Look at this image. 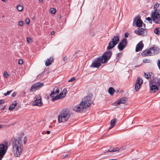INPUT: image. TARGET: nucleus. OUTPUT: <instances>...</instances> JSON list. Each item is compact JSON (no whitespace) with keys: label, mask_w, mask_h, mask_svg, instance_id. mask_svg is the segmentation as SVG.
Wrapping results in <instances>:
<instances>
[{"label":"nucleus","mask_w":160,"mask_h":160,"mask_svg":"<svg viewBox=\"0 0 160 160\" xmlns=\"http://www.w3.org/2000/svg\"><path fill=\"white\" fill-rule=\"evenodd\" d=\"M25 22H26L27 24H28L30 22V20L29 18H27L26 19Z\"/></svg>","instance_id":"obj_52"},{"label":"nucleus","mask_w":160,"mask_h":160,"mask_svg":"<svg viewBox=\"0 0 160 160\" xmlns=\"http://www.w3.org/2000/svg\"><path fill=\"white\" fill-rule=\"evenodd\" d=\"M117 120V119L114 118L111 120L110 122V127L109 128V129H111L115 125L116 121Z\"/></svg>","instance_id":"obj_21"},{"label":"nucleus","mask_w":160,"mask_h":160,"mask_svg":"<svg viewBox=\"0 0 160 160\" xmlns=\"http://www.w3.org/2000/svg\"><path fill=\"white\" fill-rule=\"evenodd\" d=\"M5 106H5V105H4V106H3V107L1 108V109H2V110H3V109H4V108H5Z\"/></svg>","instance_id":"obj_59"},{"label":"nucleus","mask_w":160,"mask_h":160,"mask_svg":"<svg viewBox=\"0 0 160 160\" xmlns=\"http://www.w3.org/2000/svg\"><path fill=\"white\" fill-rule=\"evenodd\" d=\"M126 47V46L125 45L121 44V43H119L118 46V48L120 51H121L123 50Z\"/></svg>","instance_id":"obj_25"},{"label":"nucleus","mask_w":160,"mask_h":160,"mask_svg":"<svg viewBox=\"0 0 160 160\" xmlns=\"http://www.w3.org/2000/svg\"><path fill=\"white\" fill-rule=\"evenodd\" d=\"M120 104H124L127 101V98L125 97H122L120 99L118 100Z\"/></svg>","instance_id":"obj_19"},{"label":"nucleus","mask_w":160,"mask_h":160,"mask_svg":"<svg viewBox=\"0 0 160 160\" xmlns=\"http://www.w3.org/2000/svg\"><path fill=\"white\" fill-rule=\"evenodd\" d=\"M58 96H60V98H62L65 97V95L63 94V92H60Z\"/></svg>","instance_id":"obj_35"},{"label":"nucleus","mask_w":160,"mask_h":160,"mask_svg":"<svg viewBox=\"0 0 160 160\" xmlns=\"http://www.w3.org/2000/svg\"><path fill=\"white\" fill-rule=\"evenodd\" d=\"M13 148L15 156L18 157L20 155L22 151V141L21 138L15 137L12 142Z\"/></svg>","instance_id":"obj_1"},{"label":"nucleus","mask_w":160,"mask_h":160,"mask_svg":"<svg viewBox=\"0 0 160 160\" xmlns=\"http://www.w3.org/2000/svg\"><path fill=\"white\" fill-rule=\"evenodd\" d=\"M46 132L47 134H49L50 133V131H47Z\"/></svg>","instance_id":"obj_60"},{"label":"nucleus","mask_w":160,"mask_h":160,"mask_svg":"<svg viewBox=\"0 0 160 160\" xmlns=\"http://www.w3.org/2000/svg\"><path fill=\"white\" fill-rule=\"evenodd\" d=\"M120 104L118 100H117L116 102H114L113 103V105L115 106H117Z\"/></svg>","instance_id":"obj_37"},{"label":"nucleus","mask_w":160,"mask_h":160,"mask_svg":"<svg viewBox=\"0 0 160 160\" xmlns=\"http://www.w3.org/2000/svg\"><path fill=\"white\" fill-rule=\"evenodd\" d=\"M68 59V58L66 56H65L64 57V58H63V60L64 61H67Z\"/></svg>","instance_id":"obj_55"},{"label":"nucleus","mask_w":160,"mask_h":160,"mask_svg":"<svg viewBox=\"0 0 160 160\" xmlns=\"http://www.w3.org/2000/svg\"><path fill=\"white\" fill-rule=\"evenodd\" d=\"M70 116L69 110L68 109H63L60 112L58 117L59 122H65L68 120Z\"/></svg>","instance_id":"obj_3"},{"label":"nucleus","mask_w":160,"mask_h":160,"mask_svg":"<svg viewBox=\"0 0 160 160\" xmlns=\"http://www.w3.org/2000/svg\"><path fill=\"white\" fill-rule=\"evenodd\" d=\"M115 92V90L113 88L111 87L109 88L108 92L110 95L112 96L113 95Z\"/></svg>","instance_id":"obj_26"},{"label":"nucleus","mask_w":160,"mask_h":160,"mask_svg":"<svg viewBox=\"0 0 160 160\" xmlns=\"http://www.w3.org/2000/svg\"><path fill=\"white\" fill-rule=\"evenodd\" d=\"M4 144H0V153L5 155L8 150V142L5 141Z\"/></svg>","instance_id":"obj_8"},{"label":"nucleus","mask_w":160,"mask_h":160,"mask_svg":"<svg viewBox=\"0 0 160 160\" xmlns=\"http://www.w3.org/2000/svg\"><path fill=\"white\" fill-rule=\"evenodd\" d=\"M159 4H158V3H156L154 5V8L155 9H157L158 7L159 6Z\"/></svg>","instance_id":"obj_40"},{"label":"nucleus","mask_w":160,"mask_h":160,"mask_svg":"<svg viewBox=\"0 0 160 160\" xmlns=\"http://www.w3.org/2000/svg\"><path fill=\"white\" fill-rule=\"evenodd\" d=\"M17 94V93L16 92H13L12 95V97H15L16 96Z\"/></svg>","instance_id":"obj_46"},{"label":"nucleus","mask_w":160,"mask_h":160,"mask_svg":"<svg viewBox=\"0 0 160 160\" xmlns=\"http://www.w3.org/2000/svg\"><path fill=\"white\" fill-rule=\"evenodd\" d=\"M70 154H66L65 156L64 155H63V158H67L69 156H70Z\"/></svg>","instance_id":"obj_54"},{"label":"nucleus","mask_w":160,"mask_h":160,"mask_svg":"<svg viewBox=\"0 0 160 160\" xmlns=\"http://www.w3.org/2000/svg\"><path fill=\"white\" fill-rule=\"evenodd\" d=\"M59 90L56 87H55L53 89V90L52 92L51 93L50 95L51 97H53L54 95L57 94H58L59 92Z\"/></svg>","instance_id":"obj_14"},{"label":"nucleus","mask_w":160,"mask_h":160,"mask_svg":"<svg viewBox=\"0 0 160 160\" xmlns=\"http://www.w3.org/2000/svg\"><path fill=\"white\" fill-rule=\"evenodd\" d=\"M50 12L52 14H54L56 12V10L55 8H51L50 9Z\"/></svg>","instance_id":"obj_34"},{"label":"nucleus","mask_w":160,"mask_h":160,"mask_svg":"<svg viewBox=\"0 0 160 160\" xmlns=\"http://www.w3.org/2000/svg\"><path fill=\"white\" fill-rule=\"evenodd\" d=\"M27 139L26 137H25L23 139V143L24 144H25L27 142Z\"/></svg>","instance_id":"obj_48"},{"label":"nucleus","mask_w":160,"mask_h":160,"mask_svg":"<svg viewBox=\"0 0 160 160\" xmlns=\"http://www.w3.org/2000/svg\"><path fill=\"white\" fill-rule=\"evenodd\" d=\"M119 43H121L122 45L127 46L128 43L127 40L126 38H123L120 41Z\"/></svg>","instance_id":"obj_22"},{"label":"nucleus","mask_w":160,"mask_h":160,"mask_svg":"<svg viewBox=\"0 0 160 160\" xmlns=\"http://www.w3.org/2000/svg\"><path fill=\"white\" fill-rule=\"evenodd\" d=\"M157 86L158 87L159 89H160V78L158 79L157 80L155 79H152Z\"/></svg>","instance_id":"obj_27"},{"label":"nucleus","mask_w":160,"mask_h":160,"mask_svg":"<svg viewBox=\"0 0 160 160\" xmlns=\"http://www.w3.org/2000/svg\"><path fill=\"white\" fill-rule=\"evenodd\" d=\"M119 150V148H114L113 147L110 148L108 150L107 152H113Z\"/></svg>","instance_id":"obj_24"},{"label":"nucleus","mask_w":160,"mask_h":160,"mask_svg":"<svg viewBox=\"0 0 160 160\" xmlns=\"http://www.w3.org/2000/svg\"><path fill=\"white\" fill-rule=\"evenodd\" d=\"M122 55V52H119L117 54L116 59L119 60L120 58H121Z\"/></svg>","instance_id":"obj_30"},{"label":"nucleus","mask_w":160,"mask_h":160,"mask_svg":"<svg viewBox=\"0 0 160 160\" xmlns=\"http://www.w3.org/2000/svg\"><path fill=\"white\" fill-rule=\"evenodd\" d=\"M119 41V36H114L112 40L110 41L107 47V49H110L114 48Z\"/></svg>","instance_id":"obj_4"},{"label":"nucleus","mask_w":160,"mask_h":160,"mask_svg":"<svg viewBox=\"0 0 160 160\" xmlns=\"http://www.w3.org/2000/svg\"><path fill=\"white\" fill-rule=\"evenodd\" d=\"M126 146H123L121 147V148H119V150H120V149L124 150L126 148Z\"/></svg>","instance_id":"obj_53"},{"label":"nucleus","mask_w":160,"mask_h":160,"mask_svg":"<svg viewBox=\"0 0 160 160\" xmlns=\"http://www.w3.org/2000/svg\"><path fill=\"white\" fill-rule=\"evenodd\" d=\"M23 7L20 5H18L17 6V9L19 11H21L23 9Z\"/></svg>","instance_id":"obj_29"},{"label":"nucleus","mask_w":160,"mask_h":160,"mask_svg":"<svg viewBox=\"0 0 160 160\" xmlns=\"http://www.w3.org/2000/svg\"><path fill=\"white\" fill-rule=\"evenodd\" d=\"M39 1L42 3L43 2V0H39Z\"/></svg>","instance_id":"obj_63"},{"label":"nucleus","mask_w":160,"mask_h":160,"mask_svg":"<svg viewBox=\"0 0 160 160\" xmlns=\"http://www.w3.org/2000/svg\"><path fill=\"white\" fill-rule=\"evenodd\" d=\"M143 62L144 63H148L150 62V60L147 59H144L143 60Z\"/></svg>","instance_id":"obj_44"},{"label":"nucleus","mask_w":160,"mask_h":160,"mask_svg":"<svg viewBox=\"0 0 160 160\" xmlns=\"http://www.w3.org/2000/svg\"><path fill=\"white\" fill-rule=\"evenodd\" d=\"M75 78L74 77H72V78H71L68 81V82H72L75 80Z\"/></svg>","instance_id":"obj_43"},{"label":"nucleus","mask_w":160,"mask_h":160,"mask_svg":"<svg viewBox=\"0 0 160 160\" xmlns=\"http://www.w3.org/2000/svg\"><path fill=\"white\" fill-rule=\"evenodd\" d=\"M15 108V106H13V105L11 104V105L9 108V110H12L14 108Z\"/></svg>","instance_id":"obj_39"},{"label":"nucleus","mask_w":160,"mask_h":160,"mask_svg":"<svg viewBox=\"0 0 160 160\" xmlns=\"http://www.w3.org/2000/svg\"><path fill=\"white\" fill-rule=\"evenodd\" d=\"M104 60H102V57H99L98 58H95L93 61L98 63H105V62H103Z\"/></svg>","instance_id":"obj_18"},{"label":"nucleus","mask_w":160,"mask_h":160,"mask_svg":"<svg viewBox=\"0 0 160 160\" xmlns=\"http://www.w3.org/2000/svg\"><path fill=\"white\" fill-rule=\"evenodd\" d=\"M144 47V44L142 41L139 42L136 45L135 51L136 52H139L142 50Z\"/></svg>","instance_id":"obj_11"},{"label":"nucleus","mask_w":160,"mask_h":160,"mask_svg":"<svg viewBox=\"0 0 160 160\" xmlns=\"http://www.w3.org/2000/svg\"><path fill=\"white\" fill-rule=\"evenodd\" d=\"M43 83L40 82H38L34 83L32 86L31 88L30 91L31 92L36 91L39 88L43 86Z\"/></svg>","instance_id":"obj_10"},{"label":"nucleus","mask_w":160,"mask_h":160,"mask_svg":"<svg viewBox=\"0 0 160 160\" xmlns=\"http://www.w3.org/2000/svg\"><path fill=\"white\" fill-rule=\"evenodd\" d=\"M151 17L153 22L160 24V13L157 9H154V12H152Z\"/></svg>","instance_id":"obj_5"},{"label":"nucleus","mask_w":160,"mask_h":160,"mask_svg":"<svg viewBox=\"0 0 160 160\" xmlns=\"http://www.w3.org/2000/svg\"><path fill=\"white\" fill-rule=\"evenodd\" d=\"M62 92H63V93H64V95H65V96L67 92V90L66 89H65V88L62 91Z\"/></svg>","instance_id":"obj_49"},{"label":"nucleus","mask_w":160,"mask_h":160,"mask_svg":"<svg viewBox=\"0 0 160 160\" xmlns=\"http://www.w3.org/2000/svg\"><path fill=\"white\" fill-rule=\"evenodd\" d=\"M146 19L147 21L149 22V23H152V20L151 18H150L148 17L146 18Z\"/></svg>","instance_id":"obj_41"},{"label":"nucleus","mask_w":160,"mask_h":160,"mask_svg":"<svg viewBox=\"0 0 160 160\" xmlns=\"http://www.w3.org/2000/svg\"><path fill=\"white\" fill-rule=\"evenodd\" d=\"M58 18H59V19H61V18H62V17L61 16V15H58Z\"/></svg>","instance_id":"obj_62"},{"label":"nucleus","mask_w":160,"mask_h":160,"mask_svg":"<svg viewBox=\"0 0 160 160\" xmlns=\"http://www.w3.org/2000/svg\"><path fill=\"white\" fill-rule=\"evenodd\" d=\"M12 92V90L8 91L6 93H4V95L5 96H6L7 95H9Z\"/></svg>","instance_id":"obj_38"},{"label":"nucleus","mask_w":160,"mask_h":160,"mask_svg":"<svg viewBox=\"0 0 160 160\" xmlns=\"http://www.w3.org/2000/svg\"><path fill=\"white\" fill-rule=\"evenodd\" d=\"M144 76L145 78L147 79H149L151 77V76L149 73H146V72H144Z\"/></svg>","instance_id":"obj_31"},{"label":"nucleus","mask_w":160,"mask_h":160,"mask_svg":"<svg viewBox=\"0 0 160 160\" xmlns=\"http://www.w3.org/2000/svg\"><path fill=\"white\" fill-rule=\"evenodd\" d=\"M149 86L150 87V90L152 91L153 93L156 92V90L158 91L159 89L157 86L153 79L150 80L149 82Z\"/></svg>","instance_id":"obj_7"},{"label":"nucleus","mask_w":160,"mask_h":160,"mask_svg":"<svg viewBox=\"0 0 160 160\" xmlns=\"http://www.w3.org/2000/svg\"><path fill=\"white\" fill-rule=\"evenodd\" d=\"M91 98L90 97H86L79 104L73 108V110L77 112H80L86 109L91 105Z\"/></svg>","instance_id":"obj_2"},{"label":"nucleus","mask_w":160,"mask_h":160,"mask_svg":"<svg viewBox=\"0 0 160 160\" xmlns=\"http://www.w3.org/2000/svg\"><path fill=\"white\" fill-rule=\"evenodd\" d=\"M136 20H137L136 21L137 27H142L143 22L140 19V17H136V18H135L134 19V22Z\"/></svg>","instance_id":"obj_13"},{"label":"nucleus","mask_w":160,"mask_h":160,"mask_svg":"<svg viewBox=\"0 0 160 160\" xmlns=\"http://www.w3.org/2000/svg\"><path fill=\"white\" fill-rule=\"evenodd\" d=\"M53 60L52 57H50L49 58H48L47 60L45 62V65L46 66H48L52 63Z\"/></svg>","instance_id":"obj_20"},{"label":"nucleus","mask_w":160,"mask_h":160,"mask_svg":"<svg viewBox=\"0 0 160 160\" xmlns=\"http://www.w3.org/2000/svg\"><path fill=\"white\" fill-rule=\"evenodd\" d=\"M101 66V63L96 62L93 61L91 66V67L98 68Z\"/></svg>","instance_id":"obj_17"},{"label":"nucleus","mask_w":160,"mask_h":160,"mask_svg":"<svg viewBox=\"0 0 160 160\" xmlns=\"http://www.w3.org/2000/svg\"><path fill=\"white\" fill-rule=\"evenodd\" d=\"M4 155L0 153V160H2Z\"/></svg>","instance_id":"obj_51"},{"label":"nucleus","mask_w":160,"mask_h":160,"mask_svg":"<svg viewBox=\"0 0 160 160\" xmlns=\"http://www.w3.org/2000/svg\"><path fill=\"white\" fill-rule=\"evenodd\" d=\"M24 22L23 21H20L18 23V25L19 26H22L23 25Z\"/></svg>","instance_id":"obj_36"},{"label":"nucleus","mask_w":160,"mask_h":160,"mask_svg":"<svg viewBox=\"0 0 160 160\" xmlns=\"http://www.w3.org/2000/svg\"><path fill=\"white\" fill-rule=\"evenodd\" d=\"M54 33H55V32L53 31H52L51 32V34L52 35H53V34H54Z\"/></svg>","instance_id":"obj_61"},{"label":"nucleus","mask_w":160,"mask_h":160,"mask_svg":"<svg viewBox=\"0 0 160 160\" xmlns=\"http://www.w3.org/2000/svg\"><path fill=\"white\" fill-rule=\"evenodd\" d=\"M12 105H13V106H15V107L17 105V102L16 101H15L12 104Z\"/></svg>","instance_id":"obj_56"},{"label":"nucleus","mask_w":160,"mask_h":160,"mask_svg":"<svg viewBox=\"0 0 160 160\" xmlns=\"http://www.w3.org/2000/svg\"><path fill=\"white\" fill-rule=\"evenodd\" d=\"M31 40V38L30 37H27V41L28 43H29L30 40Z\"/></svg>","instance_id":"obj_50"},{"label":"nucleus","mask_w":160,"mask_h":160,"mask_svg":"<svg viewBox=\"0 0 160 160\" xmlns=\"http://www.w3.org/2000/svg\"><path fill=\"white\" fill-rule=\"evenodd\" d=\"M157 65L160 70V60L158 59V62H157Z\"/></svg>","instance_id":"obj_45"},{"label":"nucleus","mask_w":160,"mask_h":160,"mask_svg":"<svg viewBox=\"0 0 160 160\" xmlns=\"http://www.w3.org/2000/svg\"><path fill=\"white\" fill-rule=\"evenodd\" d=\"M4 101L2 99H0V105L1 104L4 103Z\"/></svg>","instance_id":"obj_57"},{"label":"nucleus","mask_w":160,"mask_h":160,"mask_svg":"<svg viewBox=\"0 0 160 160\" xmlns=\"http://www.w3.org/2000/svg\"><path fill=\"white\" fill-rule=\"evenodd\" d=\"M140 87L138 86V84L136 83L135 85V88L136 91L138 92L139 91Z\"/></svg>","instance_id":"obj_33"},{"label":"nucleus","mask_w":160,"mask_h":160,"mask_svg":"<svg viewBox=\"0 0 160 160\" xmlns=\"http://www.w3.org/2000/svg\"><path fill=\"white\" fill-rule=\"evenodd\" d=\"M143 83V80L142 78H138L137 79V82L136 83L138 84V86L140 87L141 85Z\"/></svg>","instance_id":"obj_23"},{"label":"nucleus","mask_w":160,"mask_h":160,"mask_svg":"<svg viewBox=\"0 0 160 160\" xmlns=\"http://www.w3.org/2000/svg\"><path fill=\"white\" fill-rule=\"evenodd\" d=\"M151 48V51L152 50L153 51L154 54H157L159 52L160 49L159 48L157 47H152Z\"/></svg>","instance_id":"obj_16"},{"label":"nucleus","mask_w":160,"mask_h":160,"mask_svg":"<svg viewBox=\"0 0 160 160\" xmlns=\"http://www.w3.org/2000/svg\"><path fill=\"white\" fill-rule=\"evenodd\" d=\"M135 33L138 35L145 36L147 35V30L143 28H138L137 30H135Z\"/></svg>","instance_id":"obj_9"},{"label":"nucleus","mask_w":160,"mask_h":160,"mask_svg":"<svg viewBox=\"0 0 160 160\" xmlns=\"http://www.w3.org/2000/svg\"><path fill=\"white\" fill-rule=\"evenodd\" d=\"M2 127V125L0 124V128H1Z\"/></svg>","instance_id":"obj_64"},{"label":"nucleus","mask_w":160,"mask_h":160,"mask_svg":"<svg viewBox=\"0 0 160 160\" xmlns=\"http://www.w3.org/2000/svg\"><path fill=\"white\" fill-rule=\"evenodd\" d=\"M23 62V61L22 59H20L19 60L18 64H22Z\"/></svg>","instance_id":"obj_47"},{"label":"nucleus","mask_w":160,"mask_h":160,"mask_svg":"<svg viewBox=\"0 0 160 160\" xmlns=\"http://www.w3.org/2000/svg\"><path fill=\"white\" fill-rule=\"evenodd\" d=\"M61 99L60 98V96H58V95H57L56 96L53 98L52 99V101L58 100L59 99Z\"/></svg>","instance_id":"obj_32"},{"label":"nucleus","mask_w":160,"mask_h":160,"mask_svg":"<svg viewBox=\"0 0 160 160\" xmlns=\"http://www.w3.org/2000/svg\"><path fill=\"white\" fill-rule=\"evenodd\" d=\"M33 105L39 107L42 106V102L41 97H40V98L36 99L33 102Z\"/></svg>","instance_id":"obj_12"},{"label":"nucleus","mask_w":160,"mask_h":160,"mask_svg":"<svg viewBox=\"0 0 160 160\" xmlns=\"http://www.w3.org/2000/svg\"><path fill=\"white\" fill-rule=\"evenodd\" d=\"M129 34L128 33H126L125 34V38H127L128 37Z\"/></svg>","instance_id":"obj_58"},{"label":"nucleus","mask_w":160,"mask_h":160,"mask_svg":"<svg viewBox=\"0 0 160 160\" xmlns=\"http://www.w3.org/2000/svg\"><path fill=\"white\" fill-rule=\"evenodd\" d=\"M151 53V48H150L149 49L143 51L142 53V55L143 57H146L148 55L150 56L151 55L150 54Z\"/></svg>","instance_id":"obj_15"},{"label":"nucleus","mask_w":160,"mask_h":160,"mask_svg":"<svg viewBox=\"0 0 160 160\" xmlns=\"http://www.w3.org/2000/svg\"><path fill=\"white\" fill-rule=\"evenodd\" d=\"M159 28H157L154 29V32L156 34L158 35L160 34V31L159 30Z\"/></svg>","instance_id":"obj_28"},{"label":"nucleus","mask_w":160,"mask_h":160,"mask_svg":"<svg viewBox=\"0 0 160 160\" xmlns=\"http://www.w3.org/2000/svg\"><path fill=\"white\" fill-rule=\"evenodd\" d=\"M108 50L105 51L101 56L102 58V60H104L103 62L107 63L108 60L111 58L112 55V52L111 51Z\"/></svg>","instance_id":"obj_6"},{"label":"nucleus","mask_w":160,"mask_h":160,"mask_svg":"<svg viewBox=\"0 0 160 160\" xmlns=\"http://www.w3.org/2000/svg\"><path fill=\"white\" fill-rule=\"evenodd\" d=\"M3 74H4L3 75L4 76L5 78L8 77V76L9 75L8 74V72L6 71L4 72Z\"/></svg>","instance_id":"obj_42"}]
</instances>
